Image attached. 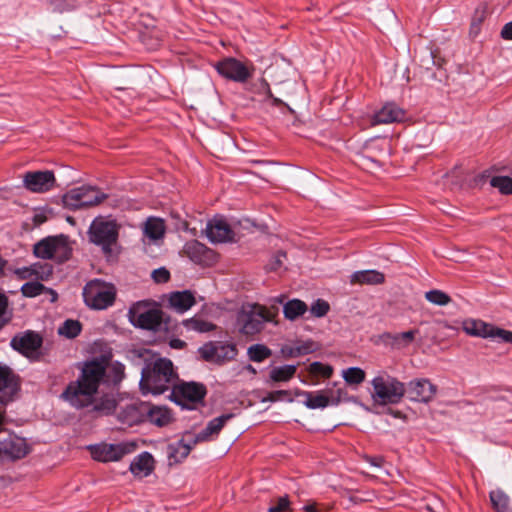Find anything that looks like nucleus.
<instances>
[{
    "mask_svg": "<svg viewBox=\"0 0 512 512\" xmlns=\"http://www.w3.org/2000/svg\"><path fill=\"white\" fill-rule=\"evenodd\" d=\"M152 278L156 283H165L170 279V272L166 268L161 267L152 272Z\"/></svg>",
    "mask_w": 512,
    "mask_h": 512,
    "instance_id": "5fc2aeb1",
    "label": "nucleus"
},
{
    "mask_svg": "<svg viewBox=\"0 0 512 512\" xmlns=\"http://www.w3.org/2000/svg\"><path fill=\"white\" fill-rule=\"evenodd\" d=\"M268 512H292L289 497L285 495L277 498L269 507Z\"/></svg>",
    "mask_w": 512,
    "mask_h": 512,
    "instance_id": "3c124183",
    "label": "nucleus"
},
{
    "mask_svg": "<svg viewBox=\"0 0 512 512\" xmlns=\"http://www.w3.org/2000/svg\"><path fill=\"white\" fill-rule=\"evenodd\" d=\"M307 309L308 307L304 301L292 299L284 304L283 313L286 319L293 321L302 316Z\"/></svg>",
    "mask_w": 512,
    "mask_h": 512,
    "instance_id": "e433bc0d",
    "label": "nucleus"
},
{
    "mask_svg": "<svg viewBox=\"0 0 512 512\" xmlns=\"http://www.w3.org/2000/svg\"><path fill=\"white\" fill-rule=\"evenodd\" d=\"M46 287L40 282L31 281L26 282L21 287V292L25 297H36L45 291Z\"/></svg>",
    "mask_w": 512,
    "mask_h": 512,
    "instance_id": "a18cd8bd",
    "label": "nucleus"
},
{
    "mask_svg": "<svg viewBox=\"0 0 512 512\" xmlns=\"http://www.w3.org/2000/svg\"><path fill=\"white\" fill-rule=\"evenodd\" d=\"M45 291H47L48 293H50V294H51V297H52V298H51V301H52V302H55V301L57 300V298H58V294H57V292H56V291H54V290H53V289H51V288H46V289H45Z\"/></svg>",
    "mask_w": 512,
    "mask_h": 512,
    "instance_id": "774afa93",
    "label": "nucleus"
},
{
    "mask_svg": "<svg viewBox=\"0 0 512 512\" xmlns=\"http://www.w3.org/2000/svg\"><path fill=\"white\" fill-rule=\"evenodd\" d=\"M273 106H281L286 105L281 99L275 97L274 95L269 98Z\"/></svg>",
    "mask_w": 512,
    "mask_h": 512,
    "instance_id": "0e129e2a",
    "label": "nucleus"
},
{
    "mask_svg": "<svg viewBox=\"0 0 512 512\" xmlns=\"http://www.w3.org/2000/svg\"><path fill=\"white\" fill-rule=\"evenodd\" d=\"M53 273L52 265L48 263H35L31 266V275H35L42 280L48 279Z\"/></svg>",
    "mask_w": 512,
    "mask_h": 512,
    "instance_id": "09e8293b",
    "label": "nucleus"
},
{
    "mask_svg": "<svg viewBox=\"0 0 512 512\" xmlns=\"http://www.w3.org/2000/svg\"><path fill=\"white\" fill-rule=\"evenodd\" d=\"M317 349L318 346L313 340H307L294 346H286L282 348V353L286 357H299L313 353Z\"/></svg>",
    "mask_w": 512,
    "mask_h": 512,
    "instance_id": "473e14b6",
    "label": "nucleus"
},
{
    "mask_svg": "<svg viewBox=\"0 0 512 512\" xmlns=\"http://www.w3.org/2000/svg\"><path fill=\"white\" fill-rule=\"evenodd\" d=\"M296 371V365H284L280 367H274L269 373V381L273 383L287 382L294 377Z\"/></svg>",
    "mask_w": 512,
    "mask_h": 512,
    "instance_id": "4c0bfd02",
    "label": "nucleus"
},
{
    "mask_svg": "<svg viewBox=\"0 0 512 512\" xmlns=\"http://www.w3.org/2000/svg\"><path fill=\"white\" fill-rule=\"evenodd\" d=\"M260 81H261V85L263 87L264 93H265L266 97L269 99L270 97L273 96V93L270 89L269 83L264 78H261Z\"/></svg>",
    "mask_w": 512,
    "mask_h": 512,
    "instance_id": "052dcab7",
    "label": "nucleus"
},
{
    "mask_svg": "<svg viewBox=\"0 0 512 512\" xmlns=\"http://www.w3.org/2000/svg\"><path fill=\"white\" fill-rule=\"evenodd\" d=\"M91 412L97 415L107 416L116 412L118 403L112 393H103L100 396H93L92 403L90 404Z\"/></svg>",
    "mask_w": 512,
    "mask_h": 512,
    "instance_id": "bb28decb",
    "label": "nucleus"
},
{
    "mask_svg": "<svg viewBox=\"0 0 512 512\" xmlns=\"http://www.w3.org/2000/svg\"><path fill=\"white\" fill-rule=\"evenodd\" d=\"M430 56L432 58V62L434 65L441 66V63L443 61L441 58H437L434 52H431Z\"/></svg>",
    "mask_w": 512,
    "mask_h": 512,
    "instance_id": "69168bd1",
    "label": "nucleus"
},
{
    "mask_svg": "<svg viewBox=\"0 0 512 512\" xmlns=\"http://www.w3.org/2000/svg\"><path fill=\"white\" fill-rule=\"evenodd\" d=\"M182 325L186 328L187 331H193L197 333L211 332L216 328L215 324L198 316L183 320Z\"/></svg>",
    "mask_w": 512,
    "mask_h": 512,
    "instance_id": "c9c22d12",
    "label": "nucleus"
},
{
    "mask_svg": "<svg viewBox=\"0 0 512 512\" xmlns=\"http://www.w3.org/2000/svg\"><path fill=\"white\" fill-rule=\"evenodd\" d=\"M33 252L36 257L42 259H57L64 262L71 256V248L68 239L64 235L46 237L34 245Z\"/></svg>",
    "mask_w": 512,
    "mask_h": 512,
    "instance_id": "6e6552de",
    "label": "nucleus"
},
{
    "mask_svg": "<svg viewBox=\"0 0 512 512\" xmlns=\"http://www.w3.org/2000/svg\"><path fill=\"white\" fill-rule=\"evenodd\" d=\"M198 352L203 360L222 365L234 360L238 354V349L232 343L210 341L201 346Z\"/></svg>",
    "mask_w": 512,
    "mask_h": 512,
    "instance_id": "9d476101",
    "label": "nucleus"
},
{
    "mask_svg": "<svg viewBox=\"0 0 512 512\" xmlns=\"http://www.w3.org/2000/svg\"><path fill=\"white\" fill-rule=\"evenodd\" d=\"M134 445L130 444H102L92 447L93 458L100 462L119 461L124 455L132 451Z\"/></svg>",
    "mask_w": 512,
    "mask_h": 512,
    "instance_id": "a211bd4d",
    "label": "nucleus"
},
{
    "mask_svg": "<svg viewBox=\"0 0 512 512\" xmlns=\"http://www.w3.org/2000/svg\"><path fill=\"white\" fill-rule=\"evenodd\" d=\"M490 500L493 508L497 512H507L509 508V497L501 489H496L490 492Z\"/></svg>",
    "mask_w": 512,
    "mask_h": 512,
    "instance_id": "58836bf2",
    "label": "nucleus"
},
{
    "mask_svg": "<svg viewBox=\"0 0 512 512\" xmlns=\"http://www.w3.org/2000/svg\"><path fill=\"white\" fill-rule=\"evenodd\" d=\"M417 334H419L418 329H413L401 333L385 332L381 335V339L392 349L400 350L408 347L414 341Z\"/></svg>",
    "mask_w": 512,
    "mask_h": 512,
    "instance_id": "a878e982",
    "label": "nucleus"
},
{
    "mask_svg": "<svg viewBox=\"0 0 512 512\" xmlns=\"http://www.w3.org/2000/svg\"><path fill=\"white\" fill-rule=\"evenodd\" d=\"M117 289L114 284L102 279L88 281L83 287V301L93 310H105L116 300Z\"/></svg>",
    "mask_w": 512,
    "mask_h": 512,
    "instance_id": "39448f33",
    "label": "nucleus"
},
{
    "mask_svg": "<svg viewBox=\"0 0 512 512\" xmlns=\"http://www.w3.org/2000/svg\"><path fill=\"white\" fill-rule=\"evenodd\" d=\"M385 281V275L377 270H362L354 272L350 277L352 284L378 285Z\"/></svg>",
    "mask_w": 512,
    "mask_h": 512,
    "instance_id": "7c9ffc66",
    "label": "nucleus"
},
{
    "mask_svg": "<svg viewBox=\"0 0 512 512\" xmlns=\"http://www.w3.org/2000/svg\"><path fill=\"white\" fill-rule=\"evenodd\" d=\"M11 320V313L8 312V297L0 293V329L7 325Z\"/></svg>",
    "mask_w": 512,
    "mask_h": 512,
    "instance_id": "8fccbe9b",
    "label": "nucleus"
},
{
    "mask_svg": "<svg viewBox=\"0 0 512 512\" xmlns=\"http://www.w3.org/2000/svg\"><path fill=\"white\" fill-rule=\"evenodd\" d=\"M175 374L171 360L157 358L154 361L145 362L141 370L139 382L143 394H163L173 385Z\"/></svg>",
    "mask_w": 512,
    "mask_h": 512,
    "instance_id": "f03ea898",
    "label": "nucleus"
},
{
    "mask_svg": "<svg viewBox=\"0 0 512 512\" xmlns=\"http://www.w3.org/2000/svg\"><path fill=\"white\" fill-rule=\"evenodd\" d=\"M343 378L348 384L358 385L365 380V371L359 367L343 370Z\"/></svg>",
    "mask_w": 512,
    "mask_h": 512,
    "instance_id": "79ce46f5",
    "label": "nucleus"
},
{
    "mask_svg": "<svg viewBox=\"0 0 512 512\" xmlns=\"http://www.w3.org/2000/svg\"><path fill=\"white\" fill-rule=\"evenodd\" d=\"M82 326L78 320L67 319L59 327L58 332L69 339L77 337L81 332Z\"/></svg>",
    "mask_w": 512,
    "mask_h": 512,
    "instance_id": "a19ab883",
    "label": "nucleus"
},
{
    "mask_svg": "<svg viewBox=\"0 0 512 512\" xmlns=\"http://www.w3.org/2000/svg\"><path fill=\"white\" fill-rule=\"evenodd\" d=\"M55 176L52 171H29L23 176V183L27 190L34 193H45L55 186Z\"/></svg>",
    "mask_w": 512,
    "mask_h": 512,
    "instance_id": "f3484780",
    "label": "nucleus"
},
{
    "mask_svg": "<svg viewBox=\"0 0 512 512\" xmlns=\"http://www.w3.org/2000/svg\"><path fill=\"white\" fill-rule=\"evenodd\" d=\"M20 390L19 376L7 365L0 363V404L12 402Z\"/></svg>",
    "mask_w": 512,
    "mask_h": 512,
    "instance_id": "4468645a",
    "label": "nucleus"
},
{
    "mask_svg": "<svg viewBox=\"0 0 512 512\" xmlns=\"http://www.w3.org/2000/svg\"><path fill=\"white\" fill-rule=\"evenodd\" d=\"M303 509L305 512H317V507L315 504L305 505Z\"/></svg>",
    "mask_w": 512,
    "mask_h": 512,
    "instance_id": "338daca9",
    "label": "nucleus"
},
{
    "mask_svg": "<svg viewBox=\"0 0 512 512\" xmlns=\"http://www.w3.org/2000/svg\"><path fill=\"white\" fill-rule=\"evenodd\" d=\"M146 402L131 400L127 403H119L115 412L117 420L127 427H132L144 422V410Z\"/></svg>",
    "mask_w": 512,
    "mask_h": 512,
    "instance_id": "2eb2a0df",
    "label": "nucleus"
},
{
    "mask_svg": "<svg viewBox=\"0 0 512 512\" xmlns=\"http://www.w3.org/2000/svg\"><path fill=\"white\" fill-rule=\"evenodd\" d=\"M330 306L327 301L318 299L316 300L311 308L310 311L315 317H324L329 312Z\"/></svg>",
    "mask_w": 512,
    "mask_h": 512,
    "instance_id": "603ef678",
    "label": "nucleus"
},
{
    "mask_svg": "<svg viewBox=\"0 0 512 512\" xmlns=\"http://www.w3.org/2000/svg\"><path fill=\"white\" fill-rule=\"evenodd\" d=\"M425 508L430 512H443L444 507L443 504L436 500L433 504H426Z\"/></svg>",
    "mask_w": 512,
    "mask_h": 512,
    "instance_id": "13d9d810",
    "label": "nucleus"
},
{
    "mask_svg": "<svg viewBox=\"0 0 512 512\" xmlns=\"http://www.w3.org/2000/svg\"><path fill=\"white\" fill-rule=\"evenodd\" d=\"M370 463L373 465V466H376V467H381L382 466V463H383V458L382 457H372L370 458Z\"/></svg>",
    "mask_w": 512,
    "mask_h": 512,
    "instance_id": "e2e57ef3",
    "label": "nucleus"
},
{
    "mask_svg": "<svg viewBox=\"0 0 512 512\" xmlns=\"http://www.w3.org/2000/svg\"><path fill=\"white\" fill-rule=\"evenodd\" d=\"M285 257H286V253L285 252H283V251L277 252L274 255L271 263L269 264L270 270H277L278 268H280L282 266V264H283V260L282 259L285 258Z\"/></svg>",
    "mask_w": 512,
    "mask_h": 512,
    "instance_id": "6e6d98bb",
    "label": "nucleus"
},
{
    "mask_svg": "<svg viewBox=\"0 0 512 512\" xmlns=\"http://www.w3.org/2000/svg\"><path fill=\"white\" fill-rule=\"evenodd\" d=\"M371 385V398L375 405L399 404L406 394V384L386 373L375 376Z\"/></svg>",
    "mask_w": 512,
    "mask_h": 512,
    "instance_id": "7ed1b4c3",
    "label": "nucleus"
},
{
    "mask_svg": "<svg viewBox=\"0 0 512 512\" xmlns=\"http://www.w3.org/2000/svg\"><path fill=\"white\" fill-rule=\"evenodd\" d=\"M145 421L158 427H164L173 421V417L167 407L156 406L146 402V408L144 410V422Z\"/></svg>",
    "mask_w": 512,
    "mask_h": 512,
    "instance_id": "b1692460",
    "label": "nucleus"
},
{
    "mask_svg": "<svg viewBox=\"0 0 512 512\" xmlns=\"http://www.w3.org/2000/svg\"><path fill=\"white\" fill-rule=\"evenodd\" d=\"M386 413L397 419H402L405 417L401 411L394 410L392 408H387Z\"/></svg>",
    "mask_w": 512,
    "mask_h": 512,
    "instance_id": "680f3d73",
    "label": "nucleus"
},
{
    "mask_svg": "<svg viewBox=\"0 0 512 512\" xmlns=\"http://www.w3.org/2000/svg\"><path fill=\"white\" fill-rule=\"evenodd\" d=\"M206 235L212 243H225L234 240L235 233L222 217H215L207 223Z\"/></svg>",
    "mask_w": 512,
    "mask_h": 512,
    "instance_id": "6ab92c4d",
    "label": "nucleus"
},
{
    "mask_svg": "<svg viewBox=\"0 0 512 512\" xmlns=\"http://www.w3.org/2000/svg\"><path fill=\"white\" fill-rule=\"evenodd\" d=\"M425 298L430 303L438 306H446L451 302V297L447 293L438 289L427 291L425 293Z\"/></svg>",
    "mask_w": 512,
    "mask_h": 512,
    "instance_id": "37998d69",
    "label": "nucleus"
},
{
    "mask_svg": "<svg viewBox=\"0 0 512 512\" xmlns=\"http://www.w3.org/2000/svg\"><path fill=\"white\" fill-rule=\"evenodd\" d=\"M437 393V386L429 379H414L406 385V394L410 401L429 403Z\"/></svg>",
    "mask_w": 512,
    "mask_h": 512,
    "instance_id": "dca6fc26",
    "label": "nucleus"
},
{
    "mask_svg": "<svg viewBox=\"0 0 512 512\" xmlns=\"http://www.w3.org/2000/svg\"><path fill=\"white\" fill-rule=\"evenodd\" d=\"M297 395L304 396L306 398L304 404L309 409H318L325 408L328 405H337L340 403L343 395H346V392L342 389L337 390V397H334L333 394L328 397L321 393L313 394L307 391H299L296 393Z\"/></svg>",
    "mask_w": 512,
    "mask_h": 512,
    "instance_id": "4be33fe9",
    "label": "nucleus"
},
{
    "mask_svg": "<svg viewBox=\"0 0 512 512\" xmlns=\"http://www.w3.org/2000/svg\"><path fill=\"white\" fill-rule=\"evenodd\" d=\"M248 357L253 362H262L272 355V351L263 344H255L248 348Z\"/></svg>",
    "mask_w": 512,
    "mask_h": 512,
    "instance_id": "ea45409f",
    "label": "nucleus"
},
{
    "mask_svg": "<svg viewBox=\"0 0 512 512\" xmlns=\"http://www.w3.org/2000/svg\"><path fill=\"white\" fill-rule=\"evenodd\" d=\"M273 314L262 305H252L243 308L237 315V325L240 333L244 335H255L263 328L265 322L271 321Z\"/></svg>",
    "mask_w": 512,
    "mask_h": 512,
    "instance_id": "423d86ee",
    "label": "nucleus"
},
{
    "mask_svg": "<svg viewBox=\"0 0 512 512\" xmlns=\"http://www.w3.org/2000/svg\"><path fill=\"white\" fill-rule=\"evenodd\" d=\"M42 344V336L33 330H26L16 334L10 342V346L15 351L31 360H39L38 350Z\"/></svg>",
    "mask_w": 512,
    "mask_h": 512,
    "instance_id": "f8f14e48",
    "label": "nucleus"
},
{
    "mask_svg": "<svg viewBox=\"0 0 512 512\" xmlns=\"http://www.w3.org/2000/svg\"><path fill=\"white\" fill-rule=\"evenodd\" d=\"M405 111L395 103H386L373 117V124H389L405 119Z\"/></svg>",
    "mask_w": 512,
    "mask_h": 512,
    "instance_id": "393cba45",
    "label": "nucleus"
},
{
    "mask_svg": "<svg viewBox=\"0 0 512 512\" xmlns=\"http://www.w3.org/2000/svg\"><path fill=\"white\" fill-rule=\"evenodd\" d=\"M107 194L94 186L83 185L73 188L62 196L63 205L70 210L96 206L107 199Z\"/></svg>",
    "mask_w": 512,
    "mask_h": 512,
    "instance_id": "0eeeda50",
    "label": "nucleus"
},
{
    "mask_svg": "<svg viewBox=\"0 0 512 512\" xmlns=\"http://www.w3.org/2000/svg\"><path fill=\"white\" fill-rule=\"evenodd\" d=\"M130 323L137 328L158 332L168 329L164 319V312L156 307H151L148 301H138L128 310Z\"/></svg>",
    "mask_w": 512,
    "mask_h": 512,
    "instance_id": "20e7f679",
    "label": "nucleus"
},
{
    "mask_svg": "<svg viewBox=\"0 0 512 512\" xmlns=\"http://www.w3.org/2000/svg\"><path fill=\"white\" fill-rule=\"evenodd\" d=\"M487 15V7L485 5H480L475 9V12L472 17L471 26H470V34L476 36L480 31V25Z\"/></svg>",
    "mask_w": 512,
    "mask_h": 512,
    "instance_id": "c03bdc74",
    "label": "nucleus"
},
{
    "mask_svg": "<svg viewBox=\"0 0 512 512\" xmlns=\"http://www.w3.org/2000/svg\"><path fill=\"white\" fill-rule=\"evenodd\" d=\"M206 394V387L197 382L182 383L175 386L172 392L175 403L188 409H193L196 404L203 403Z\"/></svg>",
    "mask_w": 512,
    "mask_h": 512,
    "instance_id": "9b49d317",
    "label": "nucleus"
},
{
    "mask_svg": "<svg viewBox=\"0 0 512 512\" xmlns=\"http://www.w3.org/2000/svg\"><path fill=\"white\" fill-rule=\"evenodd\" d=\"M309 372L324 378H330L333 374V367L321 362L315 361L309 365Z\"/></svg>",
    "mask_w": 512,
    "mask_h": 512,
    "instance_id": "de8ad7c7",
    "label": "nucleus"
},
{
    "mask_svg": "<svg viewBox=\"0 0 512 512\" xmlns=\"http://www.w3.org/2000/svg\"><path fill=\"white\" fill-rule=\"evenodd\" d=\"M143 233L151 241L162 239L165 235L164 221L155 217L148 218L144 224Z\"/></svg>",
    "mask_w": 512,
    "mask_h": 512,
    "instance_id": "2f4dec72",
    "label": "nucleus"
},
{
    "mask_svg": "<svg viewBox=\"0 0 512 512\" xmlns=\"http://www.w3.org/2000/svg\"><path fill=\"white\" fill-rule=\"evenodd\" d=\"M197 444L192 433H185L183 437L167 446V458L169 465L181 463Z\"/></svg>",
    "mask_w": 512,
    "mask_h": 512,
    "instance_id": "aec40b11",
    "label": "nucleus"
},
{
    "mask_svg": "<svg viewBox=\"0 0 512 512\" xmlns=\"http://www.w3.org/2000/svg\"><path fill=\"white\" fill-rule=\"evenodd\" d=\"M169 305L175 311L184 313L195 305L196 300L189 290L172 292L168 299Z\"/></svg>",
    "mask_w": 512,
    "mask_h": 512,
    "instance_id": "c85d7f7f",
    "label": "nucleus"
},
{
    "mask_svg": "<svg viewBox=\"0 0 512 512\" xmlns=\"http://www.w3.org/2000/svg\"><path fill=\"white\" fill-rule=\"evenodd\" d=\"M283 399H286L289 402L293 401V398L290 397V392L287 390H277L269 392L267 396L263 398V401L276 402Z\"/></svg>",
    "mask_w": 512,
    "mask_h": 512,
    "instance_id": "864d4df0",
    "label": "nucleus"
},
{
    "mask_svg": "<svg viewBox=\"0 0 512 512\" xmlns=\"http://www.w3.org/2000/svg\"><path fill=\"white\" fill-rule=\"evenodd\" d=\"M106 376V363L104 360L92 359L82 363L78 378L71 381L60 398L77 410L88 408L93 396L98 394L101 383Z\"/></svg>",
    "mask_w": 512,
    "mask_h": 512,
    "instance_id": "f257e3e1",
    "label": "nucleus"
},
{
    "mask_svg": "<svg viewBox=\"0 0 512 512\" xmlns=\"http://www.w3.org/2000/svg\"><path fill=\"white\" fill-rule=\"evenodd\" d=\"M1 443L3 454L11 458L20 459L28 453L24 439L14 434H9Z\"/></svg>",
    "mask_w": 512,
    "mask_h": 512,
    "instance_id": "cd10ccee",
    "label": "nucleus"
},
{
    "mask_svg": "<svg viewBox=\"0 0 512 512\" xmlns=\"http://www.w3.org/2000/svg\"><path fill=\"white\" fill-rule=\"evenodd\" d=\"M214 68L222 77L238 83H244L252 76L248 67L233 57H226L218 61Z\"/></svg>",
    "mask_w": 512,
    "mask_h": 512,
    "instance_id": "ddd939ff",
    "label": "nucleus"
},
{
    "mask_svg": "<svg viewBox=\"0 0 512 512\" xmlns=\"http://www.w3.org/2000/svg\"><path fill=\"white\" fill-rule=\"evenodd\" d=\"M130 471L135 476H148L154 469V459L148 452H143L133 459Z\"/></svg>",
    "mask_w": 512,
    "mask_h": 512,
    "instance_id": "c756f323",
    "label": "nucleus"
},
{
    "mask_svg": "<svg viewBox=\"0 0 512 512\" xmlns=\"http://www.w3.org/2000/svg\"><path fill=\"white\" fill-rule=\"evenodd\" d=\"M118 225L112 220L95 219L89 228L92 243L101 246L104 253H110L118 240Z\"/></svg>",
    "mask_w": 512,
    "mask_h": 512,
    "instance_id": "1a4fd4ad",
    "label": "nucleus"
},
{
    "mask_svg": "<svg viewBox=\"0 0 512 512\" xmlns=\"http://www.w3.org/2000/svg\"><path fill=\"white\" fill-rule=\"evenodd\" d=\"M169 344L170 347L174 349H183L186 346V342L178 338L170 340Z\"/></svg>",
    "mask_w": 512,
    "mask_h": 512,
    "instance_id": "bf43d9fd",
    "label": "nucleus"
},
{
    "mask_svg": "<svg viewBox=\"0 0 512 512\" xmlns=\"http://www.w3.org/2000/svg\"><path fill=\"white\" fill-rule=\"evenodd\" d=\"M488 338L498 339L500 342L512 344V331L505 330L491 324Z\"/></svg>",
    "mask_w": 512,
    "mask_h": 512,
    "instance_id": "49530a36",
    "label": "nucleus"
},
{
    "mask_svg": "<svg viewBox=\"0 0 512 512\" xmlns=\"http://www.w3.org/2000/svg\"><path fill=\"white\" fill-rule=\"evenodd\" d=\"M491 324L482 320L468 319L463 322V330L471 336L488 338Z\"/></svg>",
    "mask_w": 512,
    "mask_h": 512,
    "instance_id": "72a5a7b5",
    "label": "nucleus"
},
{
    "mask_svg": "<svg viewBox=\"0 0 512 512\" xmlns=\"http://www.w3.org/2000/svg\"><path fill=\"white\" fill-rule=\"evenodd\" d=\"M183 254L200 265H208L214 260V252L197 240L188 241L183 247Z\"/></svg>",
    "mask_w": 512,
    "mask_h": 512,
    "instance_id": "412c9836",
    "label": "nucleus"
},
{
    "mask_svg": "<svg viewBox=\"0 0 512 512\" xmlns=\"http://www.w3.org/2000/svg\"><path fill=\"white\" fill-rule=\"evenodd\" d=\"M500 36L504 40H512V21L506 23L503 26V28H502V30L500 32Z\"/></svg>",
    "mask_w": 512,
    "mask_h": 512,
    "instance_id": "4d7b16f0",
    "label": "nucleus"
},
{
    "mask_svg": "<svg viewBox=\"0 0 512 512\" xmlns=\"http://www.w3.org/2000/svg\"><path fill=\"white\" fill-rule=\"evenodd\" d=\"M234 417V414L228 413L223 414L219 417L210 420L206 427L201 430L198 434L193 435L194 440L198 443L208 442L215 439L225 424Z\"/></svg>",
    "mask_w": 512,
    "mask_h": 512,
    "instance_id": "5701e85b",
    "label": "nucleus"
},
{
    "mask_svg": "<svg viewBox=\"0 0 512 512\" xmlns=\"http://www.w3.org/2000/svg\"><path fill=\"white\" fill-rule=\"evenodd\" d=\"M125 377V366L120 362H114L106 366V376L104 384L108 386H118Z\"/></svg>",
    "mask_w": 512,
    "mask_h": 512,
    "instance_id": "f704fd0d",
    "label": "nucleus"
}]
</instances>
